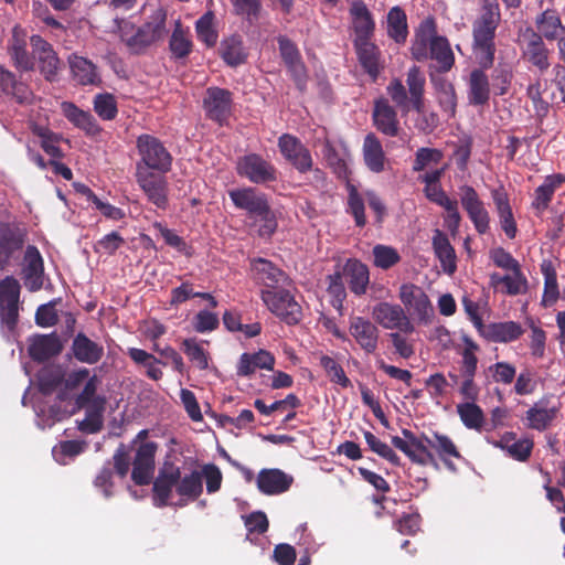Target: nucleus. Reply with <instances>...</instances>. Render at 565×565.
Wrapping results in <instances>:
<instances>
[{"instance_id": "nucleus-35", "label": "nucleus", "mask_w": 565, "mask_h": 565, "mask_svg": "<svg viewBox=\"0 0 565 565\" xmlns=\"http://www.w3.org/2000/svg\"><path fill=\"white\" fill-rule=\"evenodd\" d=\"M352 26L355 34L353 43L372 40L375 31V21L366 4L354 2L350 8Z\"/></svg>"}, {"instance_id": "nucleus-59", "label": "nucleus", "mask_w": 565, "mask_h": 565, "mask_svg": "<svg viewBox=\"0 0 565 565\" xmlns=\"http://www.w3.org/2000/svg\"><path fill=\"white\" fill-rule=\"evenodd\" d=\"M320 365L323 367L332 383L338 384L343 388L351 386V381L347 376L343 367L333 358L329 355H321Z\"/></svg>"}, {"instance_id": "nucleus-4", "label": "nucleus", "mask_w": 565, "mask_h": 565, "mask_svg": "<svg viewBox=\"0 0 565 565\" xmlns=\"http://www.w3.org/2000/svg\"><path fill=\"white\" fill-rule=\"evenodd\" d=\"M114 22L122 41L131 52L137 54L162 40L167 34V11L162 7L157 8L148 20L131 34L134 25L129 21L115 18Z\"/></svg>"}, {"instance_id": "nucleus-14", "label": "nucleus", "mask_w": 565, "mask_h": 565, "mask_svg": "<svg viewBox=\"0 0 565 565\" xmlns=\"http://www.w3.org/2000/svg\"><path fill=\"white\" fill-rule=\"evenodd\" d=\"M278 148L285 160L300 174H306L309 170H312V154L296 136L290 134L281 135L278 138Z\"/></svg>"}, {"instance_id": "nucleus-64", "label": "nucleus", "mask_w": 565, "mask_h": 565, "mask_svg": "<svg viewBox=\"0 0 565 565\" xmlns=\"http://www.w3.org/2000/svg\"><path fill=\"white\" fill-rule=\"evenodd\" d=\"M327 282V291L332 297L331 303L334 308L340 310L347 297V291L341 271L337 270L333 274L328 275Z\"/></svg>"}, {"instance_id": "nucleus-18", "label": "nucleus", "mask_w": 565, "mask_h": 565, "mask_svg": "<svg viewBox=\"0 0 565 565\" xmlns=\"http://www.w3.org/2000/svg\"><path fill=\"white\" fill-rule=\"evenodd\" d=\"M233 105L232 93L221 87H209L203 99L206 117L223 125L231 116Z\"/></svg>"}, {"instance_id": "nucleus-42", "label": "nucleus", "mask_w": 565, "mask_h": 565, "mask_svg": "<svg viewBox=\"0 0 565 565\" xmlns=\"http://www.w3.org/2000/svg\"><path fill=\"white\" fill-rule=\"evenodd\" d=\"M431 244L444 273L448 275L455 274L457 270V256L448 236L443 231L435 230Z\"/></svg>"}, {"instance_id": "nucleus-26", "label": "nucleus", "mask_w": 565, "mask_h": 565, "mask_svg": "<svg viewBox=\"0 0 565 565\" xmlns=\"http://www.w3.org/2000/svg\"><path fill=\"white\" fill-rule=\"evenodd\" d=\"M429 79L441 111L448 119L455 118L458 100L454 84L434 72H429Z\"/></svg>"}, {"instance_id": "nucleus-12", "label": "nucleus", "mask_w": 565, "mask_h": 565, "mask_svg": "<svg viewBox=\"0 0 565 565\" xmlns=\"http://www.w3.org/2000/svg\"><path fill=\"white\" fill-rule=\"evenodd\" d=\"M20 291L21 286L13 276L0 281V320L9 331L18 324Z\"/></svg>"}, {"instance_id": "nucleus-48", "label": "nucleus", "mask_w": 565, "mask_h": 565, "mask_svg": "<svg viewBox=\"0 0 565 565\" xmlns=\"http://www.w3.org/2000/svg\"><path fill=\"white\" fill-rule=\"evenodd\" d=\"M252 270L258 281L273 289L285 278V273L265 258L254 259Z\"/></svg>"}, {"instance_id": "nucleus-30", "label": "nucleus", "mask_w": 565, "mask_h": 565, "mask_svg": "<svg viewBox=\"0 0 565 565\" xmlns=\"http://www.w3.org/2000/svg\"><path fill=\"white\" fill-rule=\"evenodd\" d=\"M26 233L19 226L0 224V269L10 260L12 255L22 249Z\"/></svg>"}, {"instance_id": "nucleus-27", "label": "nucleus", "mask_w": 565, "mask_h": 565, "mask_svg": "<svg viewBox=\"0 0 565 565\" xmlns=\"http://www.w3.org/2000/svg\"><path fill=\"white\" fill-rule=\"evenodd\" d=\"M44 263L38 247L29 245L24 253L22 275L30 291H38L43 286Z\"/></svg>"}, {"instance_id": "nucleus-62", "label": "nucleus", "mask_w": 565, "mask_h": 565, "mask_svg": "<svg viewBox=\"0 0 565 565\" xmlns=\"http://www.w3.org/2000/svg\"><path fill=\"white\" fill-rule=\"evenodd\" d=\"M169 47L175 58H184L192 51V42L182 30L180 22L177 23L175 29L169 41Z\"/></svg>"}, {"instance_id": "nucleus-53", "label": "nucleus", "mask_w": 565, "mask_h": 565, "mask_svg": "<svg viewBox=\"0 0 565 565\" xmlns=\"http://www.w3.org/2000/svg\"><path fill=\"white\" fill-rule=\"evenodd\" d=\"M203 492L202 475L198 470L183 477L177 483V493L188 500L195 501Z\"/></svg>"}, {"instance_id": "nucleus-13", "label": "nucleus", "mask_w": 565, "mask_h": 565, "mask_svg": "<svg viewBox=\"0 0 565 565\" xmlns=\"http://www.w3.org/2000/svg\"><path fill=\"white\" fill-rule=\"evenodd\" d=\"M236 170L238 175L255 184H265L277 180L275 166L257 153H248L239 158Z\"/></svg>"}, {"instance_id": "nucleus-11", "label": "nucleus", "mask_w": 565, "mask_h": 565, "mask_svg": "<svg viewBox=\"0 0 565 565\" xmlns=\"http://www.w3.org/2000/svg\"><path fill=\"white\" fill-rule=\"evenodd\" d=\"M28 32L20 24L11 30V36L7 42V53L12 66L20 73L32 72L35 66L34 54L28 50Z\"/></svg>"}, {"instance_id": "nucleus-49", "label": "nucleus", "mask_w": 565, "mask_h": 565, "mask_svg": "<svg viewBox=\"0 0 565 565\" xmlns=\"http://www.w3.org/2000/svg\"><path fill=\"white\" fill-rule=\"evenodd\" d=\"M535 23L537 33L547 40H556L562 32L565 33V28L556 10L546 9L537 15Z\"/></svg>"}, {"instance_id": "nucleus-43", "label": "nucleus", "mask_w": 565, "mask_h": 565, "mask_svg": "<svg viewBox=\"0 0 565 565\" xmlns=\"http://www.w3.org/2000/svg\"><path fill=\"white\" fill-rule=\"evenodd\" d=\"M275 356L266 351L259 350L255 353H243L237 363L236 374L241 377H248L255 373L257 369L274 370Z\"/></svg>"}, {"instance_id": "nucleus-37", "label": "nucleus", "mask_w": 565, "mask_h": 565, "mask_svg": "<svg viewBox=\"0 0 565 565\" xmlns=\"http://www.w3.org/2000/svg\"><path fill=\"white\" fill-rule=\"evenodd\" d=\"M340 271L342 277L345 278L351 292L359 297L366 292L370 282V273L366 265L355 258H350Z\"/></svg>"}, {"instance_id": "nucleus-63", "label": "nucleus", "mask_w": 565, "mask_h": 565, "mask_svg": "<svg viewBox=\"0 0 565 565\" xmlns=\"http://www.w3.org/2000/svg\"><path fill=\"white\" fill-rule=\"evenodd\" d=\"M443 158L444 152L437 148H418L413 162V171L419 172L431 164H438L441 162Z\"/></svg>"}, {"instance_id": "nucleus-31", "label": "nucleus", "mask_w": 565, "mask_h": 565, "mask_svg": "<svg viewBox=\"0 0 565 565\" xmlns=\"http://www.w3.org/2000/svg\"><path fill=\"white\" fill-rule=\"evenodd\" d=\"M63 116L76 128L81 129L88 137L98 136L103 129L96 118L86 110L81 109L72 102L61 104Z\"/></svg>"}, {"instance_id": "nucleus-8", "label": "nucleus", "mask_w": 565, "mask_h": 565, "mask_svg": "<svg viewBox=\"0 0 565 565\" xmlns=\"http://www.w3.org/2000/svg\"><path fill=\"white\" fill-rule=\"evenodd\" d=\"M402 435L403 437L393 436L392 445L401 450L412 462L419 466L437 465L434 452L424 439L425 434L417 437L412 430L403 428Z\"/></svg>"}, {"instance_id": "nucleus-47", "label": "nucleus", "mask_w": 565, "mask_h": 565, "mask_svg": "<svg viewBox=\"0 0 565 565\" xmlns=\"http://www.w3.org/2000/svg\"><path fill=\"white\" fill-rule=\"evenodd\" d=\"M564 182L565 175L562 173L547 175L544 182L535 190V196L532 203L533 207L540 212L545 211L553 199L555 190Z\"/></svg>"}, {"instance_id": "nucleus-39", "label": "nucleus", "mask_w": 565, "mask_h": 565, "mask_svg": "<svg viewBox=\"0 0 565 565\" xmlns=\"http://www.w3.org/2000/svg\"><path fill=\"white\" fill-rule=\"evenodd\" d=\"M486 70L479 65L470 72L468 79V100L470 105L483 106L490 99L491 84Z\"/></svg>"}, {"instance_id": "nucleus-41", "label": "nucleus", "mask_w": 565, "mask_h": 565, "mask_svg": "<svg viewBox=\"0 0 565 565\" xmlns=\"http://www.w3.org/2000/svg\"><path fill=\"white\" fill-rule=\"evenodd\" d=\"M362 154L364 163L370 171L381 173L385 170L387 158L381 140L374 132H369L364 137Z\"/></svg>"}, {"instance_id": "nucleus-21", "label": "nucleus", "mask_w": 565, "mask_h": 565, "mask_svg": "<svg viewBox=\"0 0 565 565\" xmlns=\"http://www.w3.org/2000/svg\"><path fill=\"white\" fill-rule=\"evenodd\" d=\"M522 56L539 71L544 72L550 67V51L541 34L526 29L521 38Z\"/></svg>"}, {"instance_id": "nucleus-19", "label": "nucleus", "mask_w": 565, "mask_h": 565, "mask_svg": "<svg viewBox=\"0 0 565 565\" xmlns=\"http://www.w3.org/2000/svg\"><path fill=\"white\" fill-rule=\"evenodd\" d=\"M158 445L153 441L142 443L136 450L132 461L131 479L137 486H147L154 473V457Z\"/></svg>"}, {"instance_id": "nucleus-6", "label": "nucleus", "mask_w": 565, "mask_h": 565, "mask_svg": "<svg viewBox=\"0 0 565 565\" xmlns=\"http://www.w3.org/2000/svg\"><path fill=\"white\" fill-rule=\"evenodd\" d=\"M137 150L140 160L136 164L149 171L167 173L171 170L172 156L164 145L154 136L143 134L137 138Z\"/></svg>"}, {"instance_id": "nucleus-5", "label": "nucleus", "mask_w": 565, "mask_h": 565, "mask_svg": "<svg viewBox=\"0 0 565 565\" xmlns=\"http://www.w3.org/2000/svg\"><path fill=\"white\" fill-rule=\"evenodd\" d=\"M348 200L347 213L350 214L356 227H364L367 223L365 214V201L370 209L375 213V222L382 224L387 214V209L382 199L373 190L365 191L364 195L361 194L358 188L348 182L347 183Z\"/></svg>"}, {"instance_id": "nucleus-9", "label": "nucleus", "mask_w": 565, "mask_h": 565, "mask_svg": "<svg viewBox=\"0 0 565 565\" xmlns=\"http://www.w3.org/2000/svg\"><path fill=\"white\" fill-rule=\"evenodd\" d=\"M166 173L149 171L141 166L136 169V181L146 194L149 202L158 209L166 210L169 205L168 200V181Z\"/></svg>"}, {"instance_id": "nucleus-40", "label": "nucleus", "mask_w": 565, "mask_h": 565, "mask_svg": "<svg viewBox=\"0 0 565 565\" xmlns=\"http://www.w3.org/2000/svg\"><path fill=\"white\" fill-rule=\"evenodd\" d=\"M71 350L74 358L81 363L96 364L104 356V347L83 332H78L74 337Z\"/></svg>"}, {"instance_id": "nucleus-50", "label": "nucleus", "mask_w": 565, "mask_h": 565, "mask_svg": "<svg viewBox=\"0 0 565 565\" xmlns=\"http://www.w3.org/2000/svg\"><path fill=\"white\" fill-rule=\"evenodd\" d=\"M0 88L7 95H11L19 104L28 100L29 89L26 85L19 82L13 72L0 65Z\"/></svg>"}, {"instance_id": "nucleus-55", "label": "nucleus", "mask_w": 565, "mask_h": 565, "mask_svg": "<svg viewBox=\"0 0 565 565\" xmlns=\"http://www.w3.org/2000/svg\"><path fill=\"white\" fill-rule=\"evenodd\" d=\"M513 79L511 66L507 63H499L491 73V88L497 96L508 94Z\"/></svg>"}, {"instance_id": "nucleus-57", "label": "nucleus", "mask_w": 565, "mask_h": 565, "mask_svg": "<svg viewBox=\"0 0 565 565\" xmlns=\"http://www.w3.org/2000/svg\"><path fill=\"white\" fill-rule=\"evenodd\" d=\"M511 274L503 275L502 292L509 296L523 295L527 291L529 281L522 268L510 270Z\"/></svg>"}, {"instance_id": "nucleus-38", "label": "nucleus", "mask_w": 565, "mask_h": 565, "mask_svg": "<svg viewBox=\"0 0 565 565\" xmlns=\"http://www.w3.org/2000/svg\"><path fill=\"white\" fill-rule=\"evenodd\" d=\"M62 350V341L55 332L36 335L29 345V354L36 362H45L58 355Z\"/></svg>"}, {"instance_id": "nucleus-25", "label": "nucleus", "mask_w": 565, "mask_h": 565, "mask_svg": "<svg viewBox=\"0 0 565 565\" xmlns=\"http://www.w3.org/2000/svg\"><path fill=\"white\" fill-rule=\"evenodd\" d=\"M424 439L443 461L446 469L451 472L458 471L452 459L463 460V456L449 436L433 431L430 436H424Z\"/></svg>"}, {"instance_id": "nucleus-3", "label": "nucleus", "mask_w": 565, "mask_h": 565, "mask_svg": "<svg viewBox=\"0 0 565 565\" xmlns=\"http://www.w3.org/2000/svg\"><path fill=\"white\" fill-rule=\"evenodd\" d=\"M501 9L498 0H479L478 14L472 22V54L478 65L491 68L497 45L495 33L501 23Z\"/></svg>"}, {"instance_id": "nucleus-15", "label": "nucleus", "mask_w": 565, "mask_h": 565, "mask_svg": "<svg viewBox=\"0 0 565 565\" xmlns=\"http://www.w3.org/2000/svg\"><path fill=\"white\" fill-rule=\"evenodd\" d=\"M460 203L478 234L490 230V214L476 189L471 185L460 186Z\"/></svg>"}, {"instance_id": "nucleus-61", "label": "nucleus", "mask_w": 565, "mask_h": 565, "mask_svg": "<svg viewBox=\"0 0 565 565\" xmlns=\"http://www.w3.org/2000/svg\"><path fill=\"white\" fill-rule=\"evenodd\" d=\"M364 439L370 447V449L387 460L393 466H401V458L396 455V452L385 443L380 440L374 434L366 430L363 433Z\"/></svg>"}, {"instance_id": "nucleus-51", "label": "nucleus", "mask_w": 565, "mask_h": 565, "mask_svg": "<svg viewBox=\"0 0 565 565\" xmlns=\"http://www.w3.org/2000/svg\"><path fill=\"white\" fill-rule=\"evenodd\" d=\"M523 334V329L519 322L504 321L493 322L488 326V337L494 342H512Z\"/></svg>"}, {"instance_id": "nucleus-16", "label": "nucleus", "mask_w": 565, "mask_h": 565, "mask_svg": "<svg viewBox=\"0 0 565 565\" xmlns=\"http://www.w3.org/2000/svg\"><path fill=\"white\" fill-rule=\"evenodd\" d=\"M280 56L290 73L297 88L303 92L307 86V68L302 62L301 54L297 45L286 36L278 38Z\"/></svg>"}, {"instance_id": "nucleus-29", "label": "nucleus", "mask_w": 565, "mask_h": 565, "mask_svg": "<svg viewBox=\"0 0 565 565\" xmlns=\"http://www.w3.org/2000/svg\"><path fill=\"white\" fill-rule=\"evenodd\" d=\"M491 198L495 206L501 230L508 238L513 239L518 234V225L510 204L509 194L501 185L491 190Z\"/></svg>"}, {"instance_id": "nucleus-60", "label": "nucleus", "mask_w": 565, "mask_h": 565, "mask_svg": "<svg viewBox=\"0 0 565 565\" xmlns=\"http://www.w3.org/2000/svg\"><path fill=\"white\" fill-rule=\"evenodd\" d=\"M182 350L198 369L206 370L209 367V354L196 339H184Z\"/></svg>"}, {"instance_id": "nucleus-2", "label": "nucleus", "mask_w": 565, "mask_h": 565, "mask_svg": "<svg viewBox=\"0 0 565 565\" xmlns=\"http://www.w3.org/2000/svg\"><path fill=\"white\" fill-rule=\"evenodd\" d=\"M412 57L417 62L433 60L436 65L429 72L443 75L451 71L455 65V54L448 39L437 33L436 22L433 18L423 20L415 30L411 45Z\"/></svg>"}, {"instance_id": "nucleus-24", "label": "nucleus", "mask_w": 565, "mask_h": 565, "mask_svg": "<svg viewBox=\"0 0 565 565\" xmlns=\"http://www.w3.org/2000/svg\"><path fill=\"white\" fill-rule=\"evenodd\" d=\"M358 61L373 82H376L384 70V61L380 47L370 41L353 43Z\"/></svg>"}, {"instance_id": "nucleus-20", "label": "nucleus", "mask_w": 565, "mask_h": 565, "mask_svg": "<svg viewBox=\"0 0 565 565\" xmlns=\"http://www.w3.org/2000/svg\"><path fill=\"white\" fill-rule=\"evenodd\" d=\"M349 333L366 354L377 350L380 330L370 319L362 316L350 317Z\"/></svg>"}, {"instance_id": "nucleus-34", "label": "nucleus", "mask_w": 565, "mask_h": 565, "mask_svg": "<svg viewBox=\"0 0 565 565\" xmlns=\"http://www.w3.org/2000/svg\"><path fill=\"white\" fill-rule=\"evenodd\" d=\"M230 198L237 209L245 210L250 218L266 211L269 205L265 194L258 193L254 188H245L230 191Z\"/></svg>"}, {"instance_id": "nucleus-56", "label": "nucleus", "mask_w": 565, "mask_h": 565, "mask_svg": "<svg viewBox=\"0 0 565 565\" xmlns=\"http://www.w3.org/2000/svg\"><path fill=\"white\" fill-rule=\"evenodd\" d=\"M322 156L332 172L340 179L348 178V166L340 156L337 148L329 139H326L322 148Z\"/></svg>"}, {"instance_id": "nucleus-36", "label": "nucleus", "mask_w": 565, "mask_h": 565, "mask_svg": "<svg viewBox=\"0 0 565 565\" xmlns=\"http://www.w3.org/2000/svg\"><path fill=\"white\" fill-rule=\"evenodd\" d=\"M257 488L266 495L286 492L294 479L279 469H262L257 476Z\"/></svg>"}, {"instance_id": "nucleus-44", "label": "nucleus", "mask_w": 565, "mask_h": 565, "mask_svg": "<svg viewBox=\"0 0 565 565\" xmlns=\"http://www.w3.org/2000/svg\"><path fill=\"white\" fill-rule=\"evenodd\" d=\"M488 441L490 443L489 439ZM491 444L497 448L505 450L511 458L518 461H526L534 446L531 439H516V435L512 431L503 434L500 439L493 440Z\"/></svg>"}, {"instance_id": "nucleus-10", "label": "nucleus", "mask_w": 565, "mask_h": 565, "mask_svg": "<svg viewBox=\"0 0 565 565\" xmlns=\"http://www.w3.org/2000/svg\"><path fill=\"white\" fill-rule=\"evenodd\" d=\"M30 45L41 75L46 82H56L63 64L53 45L39 34L30 36Z\"/></svg>"}, {"instance_id": "nucleus-45", "label": "nucleus", "mask_w": 565, "mask_h": 565, "mask_svg": "<svg viewBox=\"0 0 565 565\" xmlns=\"http://www.w3.org/2000/svg\"><path fill=\"white\" fill-rule=\"evenodd\" d=\"M387 36L398 45H404L408 38L407 15L403 8L395 6L386 15Z\"/></svg>"}, {"instance_id": "nucleus-7", "label": "nucleus", "mask_w": 565, "mask_h": 565, "mask_svg": "<svg viewBox=\"0 0 565 565\" xmlns=\"http://www.w3.org/2000/svg\"><path fill=\"white\" fill-rule=\"evenodd\" d=\"M262 299L267 308L287 324H297L301 320V307L288 290H262Z\"/></svg>"}, {"instance_id": "nucleus-46", "label": "nucleus", "mask_w": 565, "mask_h": 565, "mask_svg": "<svg viewBox=\"0 0 565 565\" xmlns=\"http://www.w3.org/2000/svg\"><path fill=\"white\" fill-rule=\"evenodd\" d=\"M218 53L222 60L231 67L244 64L248 56L242 36L236 34L222 40Z\"/></svg>"}, {"instance_id": "nucleus-17", "label": "nucleus", "mask_w": 565, "mask_h": 565, "mask_svg": "<svg viewBox=\"0 0 565 565\" xmlns=\"http://www.w3.org/2000/svg\"><path fill=\"white\" fill-rule=\"evenodd\" d=\"M373 319L384 329H397L404 333H412L414 326L399 305L379 302L372 309Z\"/></svg>"}, {"instance_id": "nucleus-32", "label": "nucleus", "mask_w": 565, "mask_h": 565, "mask_svg": "<svg viewBox=\"0 0 565 565\" xmlns=\"http://www.w3.org/2000/svg\"><path fill=\"white\" fill-rule=\"evenodd\" d=\"M72 77L82 86H99L102 77L97 66L88 58L73 53L67 58Z\"/></svg>"}, {"instance_id": "nucleus-28", "label": "nucleus", "mask_w": 565, "mask_h": 565, "mask_svg": "<svg viewBox=\"0 0 565 565\" xmlns=\"http://www.w3.org/2000/svg\"><path fill=\"white\" fill-rule=\"evenodd\" d=\"M180 480V468L174 465L164 467L159 470L157 478L153 481L152 492L153 502L158 508H162L169 504V500L172 494V489Z\"/></svg>"}, {"instance_id": "nucleus-22", "label": "nucleus", "mask_w": 565, "mask_h": 565, "mask_svg": "<svg viewBox=\"0 0 565 565\" xmlns=\"http://www.w3.org/2000/svg\"><path fill=\"white\" fill-rule=\"evenodd\" d=\"M402 303L412 309L420 321H427L434 313L428 296L423 289L414 284H404L399 288Z\"/></svg>"}, {"instance_id": "nucleus-58", "label": "nucleus", "mask_w": 565, "mask_h": 565, "mask_svg": "<svg viewBox=\"0 0 565 565\" xmlns=\"http://www.w3.org/2000/svg\"><path fill=\"white\" fill-rule=\"evenodd\" d=\"M94 111L103 120H113L118 114L116 98L113 94H97L93 100Z\"/></svg>"}, {"instance_id": "nucleus-33", "label": "nucleus", "mask_w": 565, "mask_h": 565, "mask_svg": "<svg viewBox=\"0 0 565 565\" xmlns=\"http://www.w3.org/2000/svg\"><path fill=\"white\" fill-rule=\"evenodd\" d=\"M557 413L556 406H550V398L543 397L526 411L525 425L530 429L544 431L556 418Z\"/></svg>"}, {"instance_id": "nucleus-52", "label": "nucleus", "mask_w": 565, "mask_h": 565, "mask_svg": "<svg viewBox=\"0 0 565 565\" xmlns=\"http://www.w3.org/2000/svg\"><path fill=\"white\" fill-rule=\"evenodd\" d=\"M457 414L468 429L481 431L484 424V413L476 402H465L457 405Z\"/></svg>"}, {"instance_id": "nucleus-1", "label": "nucleus", "mask_w": 565, "mask_h": 565, "mask_svg": "<svg viewBox=\"0 0 565 565\" xmlns=\"http://www.w3.org/2000/svg\"><path fill=\"white\" fill-rule=\"evenodd\" d=\"M426 78L417 65L408 68L406 74V86L399 78H393L386 92L403 115L412 109L418 114L416 127L424 134H431L439 126V117L435 111L425 108Z\"/></svg>"}, {"instance_id": "nucleus-23", "label": "nucleus", "mask_w": 565, "mask_h": 565, "mask_svg": "<svg viewBox=\"0 0 565 565\" xmlns=\"http://www.w3.org/2000/svg\"><path fill=\"white\" fill-rule=\"evenodd\" d=\"M373 125L377 131L387 136L396 137L399 134L401 126L397 111L386 98H379L374 102L372 113Z\"/></svg>"}, {"instance_id": "nucleus-54", "label": "nucleus", "mask_w": 565, "mask_h": 565, "mask_svg": "<svg viewBox=\"0 0 565 565\" xmlns=\"http://www.w3.org/2000/svg\"><path fill=\"white\" fill-rule=\"evenodd\" d=\"M541 270L544 275L542 305L548 307L554 305L559 298L557 276L551 264H543Z\"/></svg>"}]
</instances>
